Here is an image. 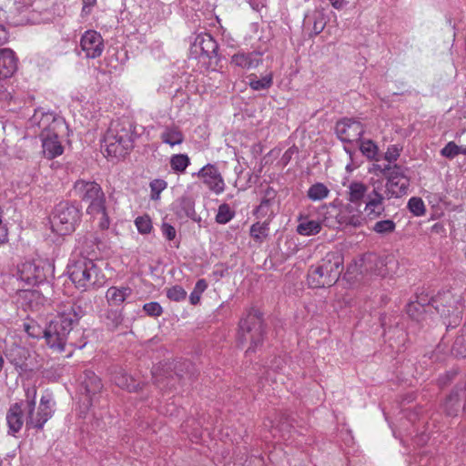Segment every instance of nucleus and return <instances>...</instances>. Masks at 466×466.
Listing matches in <instances>:
<instances>
[{"label": "nucleus", "instance_id": "052dcab7", "mask_svg": "<svg viewBox=\"0 0 466 466\" xmlns=\"http://www.w3.org/2000/svg\"><path fill=\"white\" fill-rule=\"evenodd\" d=\"M457 448L461 452H466V430L460 433L457 438Z\"/></svg>", "mask_w": 466, "mask_h": 466}, {"label": "nucleus", "instance_id": "7ed1b4c3", "mask_svg": "<svg viewBox=\"0 0 466 466\" xmlns=\"http://www.w3.org/2000/svg\"><path fill=\"white\" fill-rule=\"evenodd\" d=\"M344 270V258L340 252H328L308 271V284L312 289L329 288L339 280Z\"/></svg>", "mask_w": 466, "mask_h": 466}, {"label": "nucleus", "instance_id": "72a5a7b5", "mask_svg": "<svg viewBox=\"0 0 466 466\" xmlns=\"http://www.w3.org/2000/svg\"><path fill=\"white\" fill-rule=\"evenodd\" d=\"M299 224L297 226V232L301 236H313L318 234L321 230V224L318 220H302L299 218Z\"/></svg>", "mask_w": 466, "mask_h": 466}, {"label": "nucleus", "instance_id": "e433bc0d", "mask_svg": "<svg viewBox=\"0 0 466 466\" xmlns=\"http://www.w3.org/2000/svg\"><path fill=\"white\" fill-rule=\"evenodd\" d=\"M360 143V150L364 157L370 160H376L379 155V147L371 139H361Z\"/></svg>", "mask_w": 466, "mask_h": 466}, {"label": "nucleus", "instance_id": "49530a36", "mask_svg": "<svg viewBox=\"0 0 466 466\" xmlns=\"http://www.w3.org/2000/svg\"><path fill=\"white\" fill-rule=\"evenodd\" d=\"M167 297L170 300L179 302L187 298V292L181 286L175 285L167 289Z\"/></svg>", "mask_w": 466, "mask_h": 466}, {"label": "nucleus", "instance_id": "dca6fc26", "mask_svg": "<svg viewBox=\"0 0 466 466\" xmlns=\"http://www.w3.org/2000/svg\"><path fill=\"white\" fill-rule=\"evenodd\" d=\"M17 276L27 286L38 285L46 279L44 267L35 261H25L19 265Z\"/></svg>", "mask_w": 466, "mask_h": 466}, {"label": "nucleus", "instance_id": "5701e85b", "mask_svg": "<svg viewBox=\"0 0 466 466\" xmlns=\"http://www.w3.org/2000/svg\"><path fill=\"white\" fill-rule=\"evenodd\" d=\"M462 400V409L466 411V386L461 389H455L446 398L443 403V410L446 415L450 417L457 416L461 410Z\"/></svg>", "mask_w": 466, "mask_h": 466}, {"label": "nucleus", "instance_id": "c9c22d12", "mask_svg": "<svg viewBox=\"0 0 466 466\" xmlns=\"http://www.w3.org/2000/svg\"><path fill=\"white\" fill-rule=\"evenodd\" d=\"M114 380L119 388L127 390L129 392L137 391L139 389V383L124 372L116 374Z\"/></svg>", "mask_w": 466, "mask_h": 466}, {"label": "nucleus", "instance_id": "ea45409f", "mask_svg": "<svg viewBox=\"0 0 466 466\" xmlns=\"http://www.w3.org/2000/svg\"><path fill=\"white\" fill-rule=\"evenodd\" d=\"M395 228L396 223L390 218L379 220L372 227V230L380 236L389 235L394 232Z\"/></svg>", "mask_w": 466, "mask_h": 466}, {"label": "nucleus", "instance_id": "e2e57ef3", "mask_svg": "<svg viewBox=\"0 0 466 466\" xmlns=\"http://www.w3.org/2000/svg\"><path fill=\"white\" fill-rule=\"evenodd\" d=\"M96 4V0H83V8L82 12L85 14H89L91 8Z\"/></svg>", "mask_w": 466, "mask_h": 466}, {"label": "nucleus", "instance_id": "6ab92c4d", "mask_svg": "<svg viewBox=\"0 0 466 466\" xmlns=\"http://www.w3.org/2000/svg\"><path fill=\"white\" fill-rule=\"evenodd\" d=\"M262 53L258 51H238L230 57V65L243 70H251L259 66L262 62Z\"/></svg>", "mask_w": 466, "mask_h": 466}, {"label": "nucleus", "instance_id": "69168bd1", "mask_svg": "<svg viewBox=\"0 0 466 466\" xmlns=\"http://www.w3.org/2000/svg\"><path fill=\"white\" fill-rule=\"evenodd\" d=\"M429 440V436L426 435L425 433H422L420 436H416L414 439H413V442L416 444V445H423L424 443H426Z\"/></svg>", "mask_w": 466, "mask_h": 466}, {"label": "nucleus", "instance_id": "2f4dec72", "mask_svg": "<svg viewBox=\"0 0 466 466\" xmlns=\"http://www.w3.org/2000/svg\"><path fill=\"white\" fill-rule=\"evenodd\" d=\"M250 238L258 245H261L269 235V221L256 222L250 226L249 228Z\"/></svg>", "mask_w": 466, "mask_h": 466}, {"label": "nucleus", "instance_id": "cd10ccee", "mask_svg": "<svg viewBox=\"0 0 466 466\" xmlns=\"http://www.w3.org/2000/svg\"><path fill=\"white\" fill-rule=\"evenodd\" d=\"M276 196L277 193L273 188L268 187L265 190L264 197L262 198L259 206L255 210V214L258 218H270L273 216V210L271 207L275 202Z\"/></svg>", "mask_w": 466, "mask_h": 466}, {"label": "nucleus", "instance_id": "c756f323", "mask_svg": "<svg viewBox=\"0 0 466 466\" xmlns=\"http://www.w3.org/2000/svg\"><path fill=\"white\" fill-rule=\"evenodd\" d=\"M248 86L254 91L268 90L273 85V73L272 71L258 76L256 74L248 76Z\"/></svg>", "mask_w": 466, "mask_h": 466}, {"label": "nucleus", "instance_id": "f704fd0d", "mask_svg": "<svg viewBox=\"0 0 466 466\" xmlns=\"http://www.w3.org/2000/svg\"><path fill=\"white\" fill-rule=\"evenodd\" d=\"M169 164L175 173L182 174L190 165V158L187 154H175L170 157Z\"/></svg>", "mask_w": 466, "mask_h": 466}, {"label": "nucleus", "instance_id": "4468645a", "mask_svg": "<svg viewBox=\"0 0 466 466\" xmlns=\"http://www.w3.org/2000/svg\"><path fill=\"white\" fill-rule=\"evenodd\" d=\"M80 52L87 59H95L104 52V39L96 30H86L80 37Z\"/></svg>", "mask_w": 466, "mask_h": 466}, {"label": "nucleus", "instance_id": "603ef678", "mask_svg": "<svg viewBox=\"0 0 466 466\" xmlns=\"http://www.w3.org/2000/svg\"><path fill=\"white\" fill-rule=\"evenodd\" d=\"M24 329L32 338H40L43 334L41 328L34 321L24 323Z\"/></svg>", "mask_w": 466, "mask_h": 466}, {"label": "nucleus", "instance_id": "5fc2aeb1", "mask_svg": "<svg viewBox=\"0 0 466 466\" xmlns=\"http://www.w3.org/2000/svg\"><path fill=\"white\" fill-rule=\"evenodd\" d=\"M409 466H434L431 463V457L428 454L414 456L409 463Z\"/></svg>", "mask_w": 466, "mask_h": 466}, {"label": "nucleus", "instance_id": "09e8293b", "mask_svg": "<svg viewBox=\"0 0 466 466\" xmlns=\"http://www.w3.org/2000/svg\"><path fill=\"white\" fill-rule=\"evenodd\" d=\"M440 154L443 157L453 159L459 155V146L455 142L450 141L441 149Z\"/></svg>", "mask_w": 466, "mask_h": 466}, {"label": "nucleus", "instance_id": "6e6d98bb", "mask_svg": "<svg viewBox=\"0 0 466 466\" xmlns=\"http://www.w3.org/2000/svg\"><path fill=\"white\" fill-rule=\"evenodd\" d=\"M95 215L100 216L99 221H98V227L103 230L107 229L110 225V220H109V217L106 213V204L104 205L103 211H96L93 216H95Z\"/></svg>", "mask_w": 466, "mask_h": 466}, {"label": "nucleus", "instance_id": "423d86ee", "mask_svg": "<svg viewBox=\"0 0 466 466\" xmlns=\"http://www.w3.org/2000/svg\"><path fill=\"white\" fill-rule=\"evenodd\" d=\"M434 308L444 319L447 329L457 327L463 312V299L461 294H454L451 290L439 292L432 299Z\"/></svg>", "mask_w": 466, "mask_h": 466}, {"label": "nucleus", "instance_id": "c03bdc74", "mask_svg": "<svg viewBox=\"0 0 466 466\" xmlns=\"http://www.w3.org/2000/svg\"><path fill=\"white\" fill-rule=\"evenodd\" d=\"M135 225L142 235L149 234L153 228L151 218L147 215L137 217L135 219Z\"/></svg>", "mask_w": 466, "mask_h": 466}, {"label": "nucleus", "instance_id": "338daca9", "mask_svg": "<svg viewBox=\"0 0 466 466\" xmlns=\"http://www.w3.org/2000/svg\"><path fill=\"white\" fill-rule=\"evenodd\" d=\"M8 39V33L5 26L0 25V46L6 43Z\"/></svg>", "mask_w": 466, "mask_h": 466}, {"label": "nucleus", "instance_id": "7c9ffc66", "mask_svg": "<svg viewBox=\"0 0 466 466\" xmlns=\"http://www.w3.org/2000/svg\"><path fill=\"white\" fill-rule=\"evenodd\" d=\"M176 214L180 219L190 218L194 221L198 220L195 211L194 202L187 198H182L176 204Z\"/></svg>", "mask_w": 466, "mask_h": 466}, {"label": "nucleus", "instance_id": "aec40b11", "mask_svg": "<svg viewBox=\"0 0 466 466\" xmlns=\"http://www.w3.org/2000/svg\"><path fill=\"white\" fill-rule=\"evenodd\" d=\"M361 205L348 203L344 205L337 215L340 225L360 227L363 224L364 214L360 209Z\"/></svg>", "mask_w": 466, "mask_h": 466}, {"label": "nucleus", "instance_id": "f03ea898", "mask_svg": "<svg viewBox=\"0 0 466 466\" xmlns=\"http://www.w3.org/2000/svg\"><path fill=\"white\" fill-rule=\"evenodd\" d=\"M67 274L75 287L82 291L100 288L106 280L95 261L83 255H72Z\"/></svg>", "mask_w": 466, "mask_h": 466}, {"label": "nucleus", "instance_id": "bf43d9fd", "mask_svg": "<svg viewBox=\"0 0 466 466\" xmlns=\"http://www.w3.org/2000/svg\"><path fill=\"white\" fill-rule=\"evenodd\" d=\"M298 153V149L295 147L288 148L280 158V162L283 166H287L291 160L292 157Z\"/></svg>", "mask_w": 466, "mask_h": 466}, {"label": "nucleus", "instance_id": "f3484780", "mask_svg": "<svg viewBox=\"0 0 466 466\" xmlns=\"http://www.w3.org/2000/svg\"><path fill=\"white\" fill-rule=\"evenodd\" d=\"M194 175H197L198 177H201L203 182L208 186V187L216 194H220L224 191V179L221 174L219 173L218 167H215L214 165L207 164Z\"/></svg>", "mask_w": 466, "mask_h": 466}, {"label": "nucleus", "instance_id": "8fccbe9b", "mask_svg": "<svg viewBox=\"0 0 466 466\" xmlns=\"http://www.w3.org/2000/svg\"><path fill=\"white\" fill-rule=\"evenodd\" d=\"M143 309L150 317H159L163 312L161 305L157 301L144 304Z\"/></svg>", "mask_w": 466, "mask_h": 466}, {"label": "nucleus", "instance_id": "2eb2a0df", "mask_svg": "<svg viewBox=\"0 0 466 466\" xmlns=\"http://www.w3.org/2000/svg\"><path fill=\"white\" fill-rule=\"evenodd\" d=\"M362 261H364L366 276L386 277L390 274L388 266L395 264L393 258L380 257L376 253H366L362 255Z\"/></svg>", "mask_w": 466, "mask_h": 466}, {"label": "nucleus", "instance_id": "a878e982", "mask_svg": "<svg viewBox=\"0 0 466 466\" xmlns=\"http://www.w3.org/2000/svg\"><path fill=\"white\" fill-rule=\"evenodd\" d=\"M370 191L365 183L351 181L347 187V200L351 204L362 205Z\"/></svg>", "mask_w": 466, "mask_h": 466}, {"label": "nucleus", "instance_id": "6e6552de", "mask_svg": "<svg viewBox=\"0 0 466 466\" xmlns=\"http://www.w3.org/2000/svg\"><path fill=\"white\" fill-rule=\"evenodd\" d=\"M264 335V324L262 314L258 309H250L245 318H242L238 324V339L243 344L250 341V346L246 351L248 355L254 352L261 344Z\"/></svg>", "mask_w": 466, "mask_h": 466}, {"label": "nucleus", "instance_id": "3c124183", "mask_svg": "<svg viewBox=\"0 0 466 466\" xmlns=\"http://www.w3.org/2000/svg\"><path fill=\"white\" fill-rule=\"evenodd\" d=\"M401 150L402 147L399 145L389 146L384 155L385 160L389 163L395 162L399 158Z\"/></svg>", "mask_w": 466, "mask_h": 466}, {"label": "nucleus", "instance_id": "c85d7f7f", "mask_svg": "<svg viewBox=\"0 0 466 466\" xmlns=\"http://www.w3.org/2000/svg\"><path fill=\"white\" fill-rule=\"evenodd\" d=\"M132 293L128 287H110L106 298L110 306H120Z\"/></svg>", "mask_w": 466, "mask_h": 466}, {"label": "nucleus", "instance_id": "9d476101", "mask_svg": "<svg viewBox=\"0 0 466 466\" xmlns=\"http://www.w3.org/2000/svg\"><path fill=\"white\" fill-rule=\"evenodd\" d=\"M73 189L75 196L88 203L87 214L94 215L96 211H103L106 197L98 183L78 179L75 182Z\"/></svg>", "mask_w": 466, "mask_h": 466}, {"label": "nucleus", "instance_id": "58836bf2", "mask_svg": "<svg viewBox=\"0 0 466 466\" xmlns=\"http://www.w3.org/2000/svg\"><path fill=\"white\" fill-rule=\"evenodd\" d=\"M426 304L420 301H411L407 305V314L417 321L423 319V315L426 313Z\"/></svg>", "mask_w": 466, "mask_h": 466}, {"label": "nucleus", "instance_id": "0eeeda50", "mask_svg": "<svg viewBox=\"0 0 466 466\" xmlns=\"http://www.w3.org/2000/svg\"><path fill=\"white\" fill-rule=\"evenodd\" d=\"M81 215L78 205L68 201L58 203L50 218L52 231L60 236L70 234L79 223Z\"/></svg>", "mask_w": 466, "mask_h": 466}, {"label": "nucleus", "instance_id": "9b49d317", "mask_svg": "<svg viewBox=\"0 0 466 466\" xmlns=\"http://www.w3.org/2000/svg\"><path fill=\"white\" fill-rule=\"evenodd\" d=\"M386 199L387 197L384 194L383 182L381 180L373 182L372 188L363 202L364 218L369 220H376L381 218L386 210Z\"/></svg>", "mask_w": 466, "mask_h": 466}, {"label": "nucleus", "instance_id": "f8f14e48", "mask_svg": "<svg viewBox=\"0 0 466 466\" xmlns=\"http://www.w3.org/2000/svg\"><path fill=\"white\" fill-rule=\"evenodd\" d=\"M405 167H395L383 184L387 199L399 198L408 194L410 177Z\"/></svg>", "mask_w": 466, "mask_h": 466}, {"label": "nucleus", "instance_id": "680f3d73", "mask_svg": "<svg viewBox=\"0 0 466 466\" xmlns=\"http://www.w3.org/2000/svg\"><path fill=\"white\" fill-rule=\"evenodd\" d=\"M8 241V228L3 223L0 225V244H5Z\"/></svg>", "mask_w": 466, "mask_h": 466}, {"label": "nucleus", "instance_id": "774afa93", "mask_svg": "<svg viewBox=\"0 0 466 466\" xmlns=\"http://www.w3.org/2000/svg\"><path fill=\"white\" fill-rule=\"evenodd\" d=\"M404 412V416L407 418V420L411 422V423H414L416 418H417V414L414 413V412H411L408 410H403Z\"/></svg>", "mask_w": 466, "mask_h": 466}, {"label": "nucleus", "instance_id": "ddd939ff", "mask_svg": "<svg viewBox=\"0 0 466 466\" xmlns=\"http://www.w3.org/2000/svg\"><path fill=\"white\" fill-rule=\"evenodd\" d=\"M335 132L341 142L352 144L360 140L365 133V127L359 120L345 117L337 122Z\"/></svg>", "mask_w": 466, "mask_h": 466}, {"label": "nucleus", "instance_id": "20e7f679", "mask_svg": "<svg viewBox=\"0 0 466 466\" xmlns=\"http://www.w3.org/2000/svg\"><path fill=\"white\" fill-rule=\"evenodd\" d=\"M135 128L128 120L110 123L102 140L107 157H124L134 147Z\"/></svg>", "mask_w": 466, "mask_h": 466}, {"label": "nucleus", "instance_id": "473e14b6", "mask_svg": "<svg viewBox=\"0 0 466 466\" xmlns=\"http://www.w3.org/2000/svg\"><path fill=\"white\" fill-rule=\"evenodd\" d=\"M364 271V261H362V256L357 259H354L350 264L347 266L345 272V279L348 280H360V277H365Z\"/></svg>", "mask_w": 466, "mask_h": 466}, {"label": "nucleus", "instance_id": "79ce46f5", "mask_svg": "<svg viewBox=\"0 0 466 466\" xmlns=\"http://www.w3.org/2000/svg\"><path fill=\"white\" fill-rule=\"evenodd\" d=\"M407 208L415 217H422L426 213V207L421 198L412 197L407 203Z\"/></svg>", "mask_w": 466, "mask_h": 466}, {"label": "nucleus", "instance_id": "864d4df0", "mask_svg": "<svg viewBox=\"0 0 466 466\" xmlns=\"http://www.w3.org/2000/svg\"><path fill=\"white\" fill-rule=\"evenodd\" d=\"M161 232L167 240L174 241L176 239L177 230L171 224L163 222L161 225Z\"/></svg>", "mask_w": 466, "mask_h": 466}, {"label": "nucleus", "instance_id": "4be33fe9", "mask_svg": "<svg viewBox=\"0 0 466 466\" xmlns=\"http://www.w3.org/2000/svg\"><path fill=\"white\" fill-rule=\"evenodd\" d=\"M64 132H56L52 134H46L40 137L42 142V149L45 157L53 159L61 156L64 152V147L58 139L59 136Z\"/></svg>", "mask_w": 466, "mask_h": 466}, {"label": "nucleus", "instance_id": "412c9836", "mask_svg": "<svg viewBox=\"0 0 466 466\" xmlns=\"http://www.w3.org/2000/svg\"><path fill=\"white\" fill-rule=\"evenodd\" d=\"M25 401L15 402L10 406L6 412V423L8 426V434L15 436L19 432L24 425Z\"/></svg>", "mask_w": 466, "mask_h": 466}, {"label": "nucleus", "instance_id": "39448f33", "mask_svg": "<svg viewBox=\"0 0 466 466\" xmlns=\"http://www.w3.org/2000/svg\"><path fill=\"white\" fill-rule=\"evenodd\" d=\"M25 410L27 412L25 426L28 430L40 431L54 414L52 398L49 394L43 395L35 411L36 389L28 388L25 391Z\"/></svg>", "mask_w": 466, "mask_h": 466}, {"label": "nucleus", "instance_id": "4d7b16f0", "mask_svg": "<svg viewBox=\"0 0 466 466\" xmlns=\"http://www.w3.org/2000/svg\"><path fill=\"white\" fill-rule=\"evenodd\" d=\"M286 366V360L282 357H275L269 365V369L275 372H280Z\"/></svg>", "mask_w": 466, "mask_h": 466}, {"label": "nucleus", "instance_id": "a211bd4d", "mask_svg": "<svg viewBox=\"0 0 466 466\" xmlns=\"http://www.w3.org/2000/svg\"><path fill=\"white\" fill-rule=\"evenodd\" d=\"M192 50L194 53H199L208 58L217 57L218 44L209 33L202 32L196 35Z\"/></svg>", "mask_w": 466, "mask_h": 466}, {"label": "nucleus", "instance_id": "a19ab883", "mask_svg": "<svg viewBox=\"0 0 466 466\" xmlns=\"http://www.w3.org/2000/svg\"><path fill=\"white\" fill-rule=\"evenodd\" d=\"M235 217V211L229 207L228 204L223 203L218 208L215 218L218 224H227Z\"/></svg>", "mask_w": 466, "mask_h": 466}, {"label": "nucleus", "instance_id": "bb28decb", "mask_svg": "<svg viewBox=\"0 0 466 466\" xmlns=\"http://www.w3.org/2000/svg\"><path fill=\"white\" fill-rule=\"evenodd\" d=\"M159 138L162 143L170 147L181 145L185 140L181 129L175 125L164 126L159 134Z\"/></svg>", "mask_w": 466, "mask_h": 466}, {"label": "nucleus", "instance_id": "393cba45", "mask_svg": "<svg viewBox=\"0 0 466 466\" xmlns=\"http://www.w3.org/2000/svg\"><path fill=\"white\" fill-rule=\"evenodd\" d=\"M18 59L9 48L0 49V78L11 77L17 70Z\"/></svg>", "mask_w": 466, "mask_h": 466}, {"label": "nucleus", "instance_id": "37998d69", "mask_svg": "<svg viewBox=\"0 0 466 466\" xmlns=\"http://www.w3.org/2000/svg\"><path fill=\"white\" fill-rule=\"evenodd\" d=\"M208 283L206 279H198L194 287L193 291L189 295V300L192 305H198L200 301L202 293L207 289Z\"/></svg>", "mask_w": 466, "mask_h": 466}, {"label": "nucleus", "instance_id": "f257e3e1", "mask_svg": "<svg viewBox=\"0 0 466 466\" xmlns=\"http://www.w3.org/2000/svg\"><path fill=\"white\" fill-rule=\"evenodd\" d=\"M85 315V309L78 302H68L65 304L58 311L56 317L52 319L43 330V337L48 347L56 352L62 353L67 351L70 356L73 349H82L86 342L77 344L70 336L79 319Z\"/></svg>", "mask_w": 466, "mask_h": 466}, {"label": "nucleus", "instance_id": "13d9d810", "mask_svg": "<svg viewBox=\"0 0 466 466\" xmlns=\"http://www.w3.org/2000/svg\"><path fill=\"white\" fill-rule=\"evenodd\" d=\"M395 167H402L401 166H399V165H391V163H389L383 167H381L380 165H375L374 166V168L377 169V170H380V172L385 176L386 179L388 178V177L391 174V172L393 171V169Z\"/></svg>", "mask_w": 466, "mask_h": 466}, {"label": "nucleus", "instance_id": "4c0bfd02", "mask_svg": "<svg viewBox=\"0 0 466 466\" xmlns=\"http://www.w3.org/2000/svg\"><path fill=\"white\" fill-rule=\"evenodd\" d=\"M329 194V189L323 183L317 182L309 187L307 192L308 198L312 201H320Z\"/></svg>", "mask_w": 466, "mask_h": 466}, {"label": "nucleus", "instance_id": "1a4fd4ad", "mask_svg": "<svg viewBox=\"0 0 466 466\" xmlns=\"http://www.w3.org/2000/svg\"><path fill=\"white\" fill-rule=\"evenodd\" d=\"M66 128L67 127L63 117L43 107L35 109L33 116L29 118L26 125L27 132L32 136L39 137L45 135V133L65 132Z\"/></svg>", "mask_w": 466, "mask_h": 466}, {"label": "nucleus", "instance_id": "b1692460", "mask_svg": "<svg viewBox=\"0 0 466 466\" xmlns=\"http://www.w3.org/2000/svg\"><path fill=\"white\" fill-rule=\"evenodd\" d=\"M82 388L85 390L86 395L89 398V404L92 406L96 401V394L102 389L101 380L92 370H85L81 381Z\"/></svg>", "mask_w": 466, "mask_h": 466}, {"label": "nucleus", "instance_id": "0e129e2a", "mask_svg": "<svg viewBox=\"0 0 466 466\" xmlns=\"http://www.w3.org/2000/svg\"><path fill=\"white\" fill-rule=\"evenodd\" d=\"M333 8L337 10H341L347 5V1L345 0H329Z\"/></svg>", "mask_w": 466, "mask_h": 466}, {"label": "nucleus", "instance_id": "a18cd8bd", "mask_svg": "<svg viewBox=\"0 0 466 466\" xmlns=\"http://www.w3.org/2000/svg\"><path fill=\"white\" fill-rule=\"evenodd\" d=\"M167 183L164 179H154L150 182V198L157 200L160 198L161 192L167 188Z\"/></svg>", "mask_w": 466, "mask_h": 466}, {"label": "nucleus", "instance_id": "de8ad7c7", "mask_svg": "<svg viewBox=\"0 0 466 466\" xmlns=\"http://www.w3.org/2000/svg\"><path fill=\"white\" fill-rule=\"evenodd\" d=\"M451 352L459 358L466 357V342L463 336L456 338L452 345Z\"/></svg>", "mask_w": 466, "mask_h": 466}]
</instances>
